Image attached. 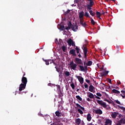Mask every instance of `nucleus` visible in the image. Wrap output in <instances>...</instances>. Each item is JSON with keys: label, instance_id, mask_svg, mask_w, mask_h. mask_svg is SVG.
I'll use <instances>...</instances> for the list:
<instances>
[{"label": "nucleus", "instance_id": "6e6d98bb", "mask_svg": "<svg viewBox=\"0 0 125 125\" xmlns=\"http://www.w3.org/2000/svg\"><path fill=\"white\" fill-rule=\"evenodd\" d=\"M121 96L122 97V98H123V99H125V95H123V94H121Z\"/></svg>", "mask_w": 125, "mask_h": 125}, {"label": "nucleus", "instance_id": "423d86ee", "mask_svg": "<svg viewBox=\"0 0 125 125\" xmlns=\"http://www.w3.org/2000/svg\"><path fill=\"white\" fill-rule=\"evenodd\" d=\"M74 62L76 64H78V65H83V61L80 58H76Z\"/></svg>", "mask_w": 125, "mask_h": 125}, {"label": "nucleus", "instance_id": "0e129e2a", "mask_svg": "<svg viewBox=\"0 0 125 125\" xmlns=\"http://www.w3.org/2000/svg\"><path fill=\"white\" fill-rule=\"evenodd\" d=\"M110 0H104L105 1H107L108 2V1H109Z\"/></svg>", "mask_w": 125, "mask_h": 125}, {"label": "nucleus", "instance_id": "1a4fd4ad", "mask_svg": "<svg viewBox=\"0 0 125 125\" xmlns=\"http://www.w3.org/2000/svg\"><path fill=\"white\" fill-rule=\"evenodd\" d=\"M21 83L22 84H25L26 85V84H27V83H28V80H27V78L24 76L22 77L21 79Z\"/></svg>", "mask_w": 125, "mask_h": 125}, {"label": "nucleus", "instance_id": "a878e982", "mask_svg": "<svg viewBox=\"0 0 125 125\" xmlns=\"http://www.w3.org/2000/svg\"><path fill=\"white\" fill-rule=\"evenodd\" d=\"M105 123L106 125H112V121L110 119H106Z\"/></svg>", "mask_w": 125, "mask_h": 125}, {"label": "nucleus", "instance_id": "3c124183", "mask_svg": "<svg viewBox=\"0 0 125 125\" xmlns=\"http://www.w3.org/2000/svg\"><path fill=\"white\" fill-rule=\"evenodd\" d=\"M85 82L86 83H90V81L88 79H86Z\"/></svg>", "mask_w": 125, "mask_h": 125}, {"label": "nucleus", "instance_id": "20e7f679", "mask_svg": "<svg viewBox=\"0 0 125 125\" xmlns=\"http://www.w3.org/2000/svg\"><path fill=\"white\" fill-rule=\"evenodd\" d=\"M70 66V68L72 70H74V71H76V69L77 68V66L78 65L76 63H74V61H72L69 64Z\"/></svg>", "mask_w": 125, "mask_h": 125}, {"label": "nucleus", "instance_id": "9d476101", "mask_svg": "<svg viewBox=\"0 0 125 125\" xmlns=\"http://www.w3.org/2000/svg\"><path fill=\"white\" fill-rule=\"evenodd\" d=\"M76 78L78 79V81H79L81 84H83V77L76 76Z\"/></svg>", "mask_w": 125, "mask_h": 125}, {"label": "nucleus", "instance_id": "052dcab7", "mask_svg": "<svg viewBox=\"0 0 125 125\" xmlns=\"http://www.w3.org/2000/svg\"><path fill=\"white\" fill-rule=\"evenodd\" d=\"M60 93H61V94L60 95V96H63V94H62V92H61Z\"/></svg>", "mask_w": 125, "mask_h": 125}, {"label": "nucleus", "instance_id": "c85d7f7f", "mask_svg": "<svg viewBox=\"0 0 125 125\" xmlns=\"http://www.w3.org/2000/svg\"><path fill=\"white\" fill-rule=\"evenodd\" d=\"M55 114L57 117H61V113L59 111H56Z\"/></svg>", "mask_w": 125, "mask_h": 125}, {"label": "nucleus", "instance_id": "7ed1b4c3", "mask_svg": "<svg viewBox=\"0 0 125 125\" xmlns=\"http://www.w3.org/2000/svg\"><path fill=\"white\" fill-rule=\"evenodd\" d=\"M82 49H83V51L84 52V58L86 59L87 54V48L86 47V45L84 44L82 47Z\"/></svg>", "mask_w": 125, "mask_h": 125}, {"label": "nucleus", "instance_id": "6e6552de", "mask_svg": "<svg viewBox=\"0 0 125 125\" xmlns=\"http://www.w3.org/2000/svg\"><path fill=\"white\" fill-rule=\"evenodd\" d=\"M75 105L76 106H75V109H77V110H79V109H81V110H82V111H84V107L82 106L80 104H75Z\"/></svg>", "mask_w": 125, "mask_h": 125}, {"label": "nucleus", "instance_id": "09e8293b", "mask_svg": "<svg viewBox=\"0 0 125 125\" xmlns=\"http://www.w3.org/2000/svg\"><path fill=\"white\" fill-rule=\"evenodd\" d=\"M96 95H97V96H99L100 97H101V96H102V94H101V93H97Z\"/></svg>", "mask_w": 125, "mask_h": 125}, {"label": "nucleus", "instance_id": "8fccbe9b", "mask_svg": "<svg viewBox=\"0 0 125 125\" xmlns=\"http://www.w3.org/2000/svg\"><path fill=\"white\" fill-rule=\"evenodd\" d=\"M107 81H108V82L109 83H112V80H111L110 79L108 78V79H107Z\"/></svg>", "mask_w": 125, "mask_h": 125}, {"label": "nucleus", "instance_id": "ea45409f", "mask_svg": "<svg viewBox=\"0 0 125 125\" xmlns=\"http://www.w3.org/2000/svg\"><path fill=\"white\" fill-rule=\"evenodd\" d=\"M61 30L62 31H64V30H65V26L64 25H61Z\"/></svg>", "mask_w": 125, "mask_h": 125}, {"label": "nucleus", "instance_id": "4468645a", "mask_svg": "<svg viewBox=\"0 0 125 125\" xmlns=\"http://www.w3.org/2000/svg\"><path fill=\"white\" fill-rule=\"evenodd\" d=\"M118 115H119L118 112H112L111 116L112 119H116L117 118V117H118Z\"/></svg>", "mask_w": 125, "mask_h": 125}, {"label": "nucleus", "instance_id": "e2e57ef3", "mask_svg": "<svg viewBox=\"0 0 125 125\" xmlns=\"http://www.w3.org/2000/svg\"><path fill=\"white\" fill-rule=\"evenodd\" d=\"M105 12H104L103 11V13H102V14H103V15H104V14H105Z\"/></svg>", "mask_w": 125, "mask_h": 125}, {"label": "nucleus", "instance_id": "58836bf2", "mask_svg": "<svg viewBox=\"0 0 125 125\" xmlns=\"http://www.w3.org/2000/svg\"><path fill=\"white\" fill-rule=\"evenodd\" d=\"M84 16H85V17H87V18H88V17H89V14L87 12H85Z\"/></svg>", "mask_w": 125, "mask_h": 125}, {"label": "nucleus", "instance_id": "c9c22d12", "mask_svg": "<svg viewBox=\"0 0 125 125\" xmlns=\"http://www.w3.org/2000/svg\"><path fill=\"white\" fill-rule=\"evenodd\" d=\"M77 111L78 113L81 114V115H83V110H82L81 109H78Z\"/></svg>", "mask_w": 125, "mask_h": 125}, {"label": "nucleus", "instance_id": "a211bd4d", "mask_svg": "<svg viewBox=\"0 0 125 125\" xmlns=\"http://www.w3.org/2000/svg\"><path fill=\"white\" fill-rule=\"evenodd\" d=\"M95 113L96 114H99V115H102L103 112H102V110L101 109H99L98 110L95 109Z\"/></svg>", "mask_w": 125, "mask_h": 125}, {"label": "nucleus", "instance_id": "6ab92c4d", "mask_svg": "<svg viewBox=\"0 0 125 125\" xmlns=\"http://www.w3.org/2000/svg\"><path fill=\"white\" fill-rule=\"evenodd\" d=\"M86 119L88 122H90V121H91V119H92V117H91V114H90V113L87 114Z\"/></svg>", "mask_w": 125, "mask_h": 125}, {"label": "nucleus", "instance_id": "79ce46f5", "mask_svg": "<svg viewBox=\"0 0 125 125\" xmlns=\"http://www.w3.org/2000/svg\"><path fill=\"white\" fill-rule=\"evenodd\" d=\"M104 101H106V102H108V103H109V104H111L112 103L111 101L107 100V99H104Z\"/></svg>", "mask_w": 125, "mask_h": 125}, {"label": "nucleus", "instance_id": "4d7b16f0", "mask_svg": "<svg viewBox=\"0 0 125 125\" xmlns=\"http://www.w3.org/2000/svg\"><path fill=\"white\" fill-rule=\"evenodd\" d=\"M85 42L86 43V44H87V43H88V41H87V40H85Z\"/></svg>", "mask_w": 125, "mask_h": 125}, {"label": "nucleus", "instance_id": "5701e85b", "mask_svg": "<svg viewBox=\"0 0 125 125\" xmlns=\"http://www.w3.org/2000/svg\"><path fill=\"white\" fill-rule=\"evenodd\" d=\"M109 73V71H105L104 72L101 73L102 77H105V76H107Z\"/></svg>", "mask_w": 125, "mask_h": 125}, {"label": "nucleus", "instance_id": "a19ab883", "mask_svg": "<svg viewBox=\"0 0 125 125\" xmlns=\"http://www.w3.org/2000/svg\"><path fill=\"white\" fill-rule=\"evenodd\" d=\"M84 86L85 88H87V89H88V85L86 83H84Z\"/></svg>", "mask_w": 125, "mask_h": 125}, {"label": "nucleus", "instance_id": "cd10ccee", "mask_svg": "<svg viewBox=\"0 0 125 125\" xmlns=\"http://www.w3.org/2000/svg\"><path fill=\"white\" fill-rule=\"evenodd\" d=\"M112 92L113 93H116L117 94H119V93H120V91H118V90H117L116 89H115L112 90Z\"/></svg>", "mask_w": 125, "mask_h": 125}, {"label": "nucleus", "instance_id": "393cba45", "mask_svg": "<svg viewBox=\"0 0 125 125\" xmlns=\"http://www.w3.org/2000/svg\"><path fill=\"white\" fill-rule=\"evenodd\" d=\"M55 69H56V71L57 72H58V73H60V75H61V73H62L61 72V69H60V68L59 67H57V65H55Z\"/></svg>", "mask_w": 125, "mask_h": 125}, {"label": "nucleus", "instance_id": "37998d69", "mask_svg": "<svg viewBox=\"0 0 125 125\" xmlns=\"http://www.w3.org/2000/svg\"><path fill=\"white\" fill-rule=\"evenodd\" d=\"M70 10H68L66 12H64V15H67L68 13H70Z\"/></svg>", "mask_w": 125, "mask_h": 125}, {"label": "nucleus", "instance_id": "a18cd8bd", "mask_svg": "<svg viewBox=\"0 0 125 125\" xmlns=\"http://www.w3.org/2000/svg\"><path fill=\"white\" fill-rule=\"evenodd\" d=\"M92 6H90L89 5H88L87 8L88 10H91Z\"/></svg>", "mask_w": 125, "mask_h": 125}, {"label": "nucleus", "instance_id": "f3484780", "mask_svg": "<svg viewBox=\"0 0 125 125\" xmlns=\"http://www.w3.org/2000/svg\"><path fill=\"white\" fill-rule=\"evenodd\" d=\"M95 90V87L92 85H90L89 87V91L90 92H93V91Z\"/></svg>", "mask_w": 125, "mask_h": 125}, {"label": "nucleus", "instance_id": "f03ea898", "mask_svg": "<svg viewBox=\"0 0 125 125\" xmlns=\"http://www.w3.org/2000/svg\"><path fill=\"white\" fill-rule=\"evenodd\" d=\"M79 71L81 72H86L87 71V65H85L83 66V64L82 65H78Z\"/></svg>", "mask_w": 125, "mask_h": 125}, {"label": "nucleus", "instance_id": "4be33fe9", "mask_svg": "<svg viewBox=\"0 0 125 125\" xmlns=\"http://www.w3.org/2000/svg\"><path fill=\"white\" fill-rule=\"evenodd\" d=\"M124 121V118L121 119L119 121H117V123L116 124V125H122V124L123 123Z\"/></svg>", "mask_w": 125, "mask_h": 125}, {"label": "nucleus", "instance_id": "338daca9", "mask_svg": "<svg viewBox=\"0 0 125 125\" xmlns=\"http://www.w3.org/2000/svg\"><path fill=\"white\" fill-rule=\"evenodd\" d=\"M111 0V1H114V2H115V1H116V0Z\"/></svg>", "mask_w": 125, "mask_h": 125}, {"label": "nucleus", "instance_id": "774afa93", "mask_svg": "<svg viewBox=\"0 0 125 125\" xmlns=\"http://www.w3.org/2000/svg\"><path fill=\"white\" fill-rule=\"evenodd\" d=\"M79 90H80V89H77L76 90V91H79Z\"/></svg>", "mask_w": 125, "mask_h": 125}, {"label": "nucleus", "instance_id": "bf43d9fd", "mask_svg": "<svg viewBox=\"0 0 125 125\" xmlns=\"http://www.w3.org/2000/svg\"><path fill=\"white\" fill-rule=\"evenodd\" d=\"M58 103L59 104H62V101L59 102Z\"/></svg>", "mask_w": 125, "mask_h": 125}, {"label": "nucleus", "instance_id": "c756f323", "mask_svg": "<svg viewBox=\"0 0 125 125\" xmlns=\"http://www.w3.org/2000/svg\"><path fill=\"white\" fill-rule=\"evenodd\" d=\"M118 108L119 109H121V110H123V112H125V107L124 106H121V105H118Z\"/></svg>", "mask_w": 125, "mask_h": 125}, {"label": "nucleus", "instance_id": "c03bdc74", "mask_svg": "<svg viewBox=\"0 0 125 125\" xmlns=\"http://www.w3.org/2000/svg\"><path fill=\"white\" fill-rule=\"evenodd\" d=\"M70 86H71L72 89H75V84H74V83H71L70 84Z\"/></svg>", "mask_w": 125, "mask_h": 125}, {"label": "nucleus", "instance_id": "b1692460", "mask_svg": "<svg viewBox=\"0 0 125 125\" xmlns=\"http://www.w3.org/2000/svg\"><path fill=\"white\" fill-rule=\"evenodd\" d=\"M83 21H84L83 19L82 21H81V20H80V24H82V26H83V27H86V23L83 22Z\"/></svg>", "mask_w": 125, "mask_h": 125}, {"label": "nucleus", "instance_id": "aec40b11", "mask_svg": "<svg viewBox=\"0 0 125 125\" xmlns=\"http://www.w3.org/2000/svg\"><path fill=\"white\" fill-rule=\"evenodd\" d=\"M88 97L90 98L91 99H94V95H93V94L91 93V92L88 93Z\"/></svg>", "mask_w": 125, "mask_h": 125}, {"label": "nucleus", "instance_id": "5fc2aeb1", "mask_svg": "<svg viewBox=\"0 0 125 125\" xmlns=\"http://www.w3.org/2000/svg\"><path fill=\"white\" fill-rule=\"evenodd\" d=\"M86 100H87V101H88L89 102L90 101H92V100H90V99H89V98H87Z\"/></svg>", "mask_w": 125, "mask_h": 125}, {"label": "nucleus", "instance_id": "473e14b6", "mask_svg": "<svg viewBox=\"0 0 125 125\" xmlns=\"http://www.w3.org/2000/svg\"><path fill=\"white\" fill-rule=\"evenodd\" d=\"M76 98H77V99L79 100V101H83V99L79 95L76 96Z\"/></svg>", "mask_w": 125, "mask_h": 125}, {"label": "nucleus", "instance_id": "49530a36", "mask_svg": "<svg viewBox=\"0 0 125 125\" xmlns=\"http://www.w3.org/2000/svg\"><path fill=\"white\" fill-rule=\"evenodd\" d=\"M115 102L116 103H117V104H119V105H122V104H121V102H120V101H119V100H115Z\"/></svg>", "mask_w": 125, "mask_h": 125}, {"label": "nucleus", "instance_id": "412c9836", "mask_svg": "<svg viewBox=\"0 0 125 125\" xmlns=\"http://www.w3.org/2000/svg\"><path fill=\"white\" fill-rule=\"evenodd\" d=\"M81 119L78 118L75 120L76 125H81Z\"/></svg>", "mask_w": 125, "mask_h": 125}, {"label": "nucleus", "instance_id": "864d4df0", "mask_svg": "<svg viewBox=\"0 0 125 125\" xmlns=\"http://www.w3.org/2000/svg\"><path fill=\"white\" fill-rule=\"evenodd\" d=\"M122 93H123V95H125V91L124 90L121 91Z\"/></svg>", "mask_w": 125, "mask_h": 125}, {"label": "nucleus", "instance_id": "69168bd1", "mask_svg": "<svg viewBox=\"0 0 125 125\" xmlns=\"http://www.w3.org/2000/svg\"><path fill=\"white\" fill-rule=\"evenodd\" d=\"M25 75H26V73L23 74V76H22V77H25Z\"/></svg>", "mask_w": 125, "mask_h": 125}, {"label": "nucleus", "instance_id": "0eeeda50", "mask_svg": "<svg viewBox=\"0 0 125 125\" xmlns=\"http://www.w3.org/2000/svg\"><path fill=\"white\" fill-rule=\"evenodd\" d=\"M67 43H68V45L69 46H71L72 45V46H75L76 45L75 44V42L72 40L71 39H69L67 41Z\"/></svg>", "mask_w": 125, "mask_h": 125}, {"label": "nucleus", "instance_id": "603ef678", "mask_svg": "<svg viewBox=\"0 0 125 125\" xmlns=\"http://www.w3.org/2000/svg\"><path fill=\"white\" fill-rule=\"evenodd\" d=\"M95 96L97 99H99V100L101 99V98H100V97H99V96H97L96 95H95Z\"/></svg>", "mask_w": 125, "mask_h": 125}, {"label": "nucleus", "instance_id": "bb28decb", "mask_svg": "<svg viewBox=\"0 0 125 125\" xmlns=\"http://www.w3.org/2000/svg\"><path fill=\"white\" fill-rule=\"evenodd\" d=\"M96 14L97 15V18H99V19H101V13H100V12L97 11L96 13Z\"/></svg>", "mask_w": 125, "mask_h": 125}, {"label": "nucleus", "instance_id": "72a5a7b5", "mask_svg": "<svg viewBox=\"0 0 125 125\" xmlns=\"http://www.w3.org/2000/svg\"><path fill=\"white\" fill-rule=\"evenodd\" d=\"M64 75L65 77H69L70 76V72L69 71H65L64 73Z\"/></svg>", "mask_w": 125, "mask_h": 125}, {"label": "nucleus", "instance_id": "9b49d317", "mask_svg": "<svg viewBox=\"0 0 125 125\" xmlns=\"http://www.w3.org/2000/svg\"><path fill=\"white\" fill-rule=\"evenodd\" d=\"M24 88H26V85L21 83L19 86V91H22V90H24Z\"/></svg>", "mask_w": 125, "mask_h": 125}, {"label": "nucleus", "instance_id": "de8ad7c7", "mask_svg": "<svg viewBox=\"0 0 125 125\" xmlns=\"http://www.w3.org/2000/svg\"><path fill=\"white\" fill-rule=\"evenodd\" d=\"M62 51L65 52V51L66 50V46H63L62 47Z\"/></svg>", "mask_w": 125, "mask_h": 125}, {"label": "nucleus", "instance_id": "f257e3e1", "mask_svg": "<svg viewBox=\"0 0 125 125\" xmlns=\"http://www.w3.org/2000/svg\"><path fill=\"white\" fill-rule=\"evenodd\" d=\"M42 60H43V61H44V62H45L46 65H49V64H52L53 63V65L55 66V65L56 64V62H55L54 61V60H44L43 59H42Z\"/></svg>", "mask_w": 125, "mask_h": 125}, {"label": "nucleus", "instance_id": "680f3d73", "mask_svg": "<svg viewBox=\"0 0 125 125\" xmlns=\"http://www.w3.org/2000/svg\"><path fill=\"white\" fill-rule=\"evenodd\" d=\"M117 83H118V84H121V82H117Z\"/></svg>", "mask_w": 125, "mask_h": 125}, {"label": "nucleus", "instance_id": "e433bc0d", "mask_svg": "<svg viewBox=\"0 0 125 125\" xmlns=\"http://www.w3.org/2000/svg\"><path fill=\"white\" fill-rule=\"evenodd\" d=\"M91 23L92 24V25H95V22L92 18L91 19Z\"/></svg>", "mask_w": 125, "mask_h": 125}, {"label": "nucleus", "instance_id": "f704fd0d", "mask_svg": "<svg viewBox=\"0 0 125 125\" xmlns=\"http://www.w3.org/2000/svg\"><path fill=\"white\" fill-rule=\"evenodd\" d=\"M75 49L76 50L77 53L79 54L80 53V48L78 47V46H76L75 48Z\"/></svg>", "mask_w": 125, "mask_h": 125}, {"label": "nucleus", "instance_id": "dca6fc26", "mask_svg": "<svg viewBox=\"0 0 125 125\" xmlns=\"http://www.w3.org/2000/svg\"><path fill=\"white\" fill-rule=\"evenodd\" d=\"M69 54H72L73 56H77V54H76V50L71 49L69 51Z\"/></svg>", "mask_w": 125, "mask_h": 125}, {"label": "nucleus", "instance_id": "39448f33", "mask_svg": "<svg viewBox=\"0 0 125 125\" xmlns=\"http://www.w3.org/2000/svg\"><path fill=\"white\" fill-rule=\"evenodd\" d=\"M96 101L97 103L99 104V105H101L104 108H107V104H106V103L103 102V101H100L98 100H97Z\"/></svg>", "mask_w": 125, "mask_h": 125}, {"label": "nucleus", "instance_id": "4c0bfd02", "mask_svg": "<svg viewBox=\"0 0 125 125\" xmlns=\"http://www.w3.org/2000/svg\"><path fill=\"white\" fill-rule=\"evenodd\" d=\"M94 4V2H93V1H90L89 2V5L90 6H93Z\"/></svg>", "mask_w": 125, "mask_h": 125}, {"label": "nucleus", "instance_id": "13d9d810", "mask_svg": "<svg viewBox=\"0 0 125 125\" xmlns=\"http://www.w3.org/2000/svg\"><path fill=\"white\" fill-rule=\"evenodd\" d=\"M78 57L79 58H81L82 57V55H81V54H79Z\"/></svg>", "mask_w": 125, "mask_h": 125}, {"label": "nucleus", "instance_id": "7c9ffc66", "mask_svg": "<svg viewBox=\"0 0 125 125\" xmlns=\"http://www.w3.org/2000/svg\"><path fill=\"white\" fill-rule=\"evenodd\" d=\"M89 12L90 15H91V16H93H93H95V12H93L92 10H90V11H89Z\"/></svg>", "mask_w": 125, "mask_h": 125}, {"label": "nucleus", "instance_id": "2f4dec72", "mask_svg": "<svg viewBox=\"0 0 125 125\" xmlns=\"http://www.w3.org/2000/svg\"><path fill=\"white\" fill-rule=\"evenodd\" d=\"M86 66H91L92 65V61H89L86 63Z\"/></svg>", "mask_w": 125, "mask_h": 125}, {"label": "nucleus", "instance_id": "f8f14e48", "mask_svg": "<svg viewBox=\"0 0 125 125\" xmlns=\"http://www.w3.org/2000/svg\"><path fill=\"white\" fill-rule=\"evenodd\" d=\"M67 25L68 27H65V29L68 31V30H70V29H72L73 25L72 24V22H71V21H69Z\"/></svg>", "mask_w": 125, "mask_h": 125}, {"label": "nucleus", "instance_id": "ddd939ff", "mask_svg": "<svg viewBox=\"0 0 125 125\" xmlns=\"http://www.w3.org/2000/svg\"><path fill=\"white\" fill-rule=\"evenodd\" d=\"M79 17L80 20H81V22H82L83 19V11H82L79 13Z\"/></svg>", "mask_w": 125, "mask_h": 125}, {"label": "nucleus", "instance_id": "2eb2a0df", "mask_svg": "<svg viewBox=\"0 0 125 125\" xmlns=\"http://www.w3.org/2000/svg\"><path fill=\"white\" fill-rule=\"evenodd\" d=\"M78 28H79V26L77 24L73 25L72 27V30L74 32H77L78 31Z\"/></svg>", "mask_w": 125, "mask_h": 125}]
</instances>
